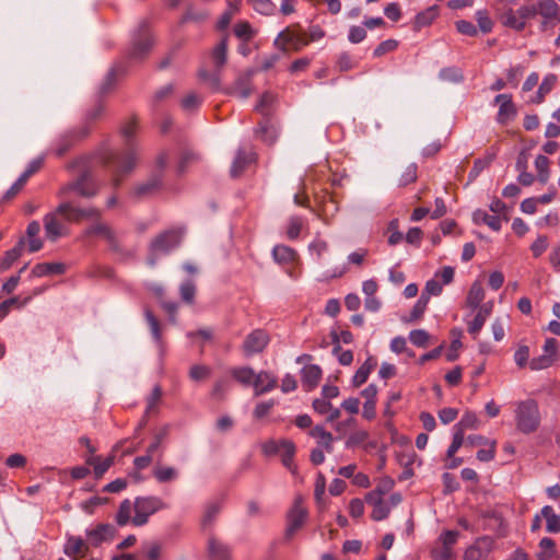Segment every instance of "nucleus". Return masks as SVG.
<instances>
[{
  "mask_svg": "<svg viewBox=\"0 0 560 560\" xmlns=\"http://www.w3.org/2000/svg\"><path fill=\"white\" fill-rule=\"evenodd\" d=\"M516 428L525 433L535 432L540 424V412L536 400L526 399L520 401L515 409Z\"/></svg>",
  "mask_w": 560,
  "mask_h": 560,
  "instance_id": "nucleus-1",
  "label": "nucleus"
},
{
  "mask_svg": "<svg viewBox=\"0 0 560 560\" xmlns=\"http://www.w3.org/2000/svg\"><path fill=\"white\" fill-rule=\"evenodd\" d=\"M166 508L167 504L159 497H137L133 501L135 515L132 517V524L135 526H143L149 522L151 515Z\"/></svg>",
  "mask_w": 560,
  "mask_h": 560,
  "instance_id": "nucleus-2",
  "label": "nucleus"
},
{
  "mask_svg": "<svg viewBox=\"0 0 560 560\" xmlns=\"http://www.w3.org/2000/svg\"><path fill=\"white\" fill-rule=\"evenodd\" d=\"M383 494L384 492L382 490L376 489L365 495L368 504L373 506L371 517L374 521L385 520L390 513V510L397 506L402 500L401 494L398 492L392 493L388 500H384L382 498Z\"/></svg>",
  "mask_w": 560,
  "mask_h": 560,
  "instance_id": "nucleus-3",
  "label": "nucleus"
},
{
  "mask_svg": "<svg viewBox=\"0 0 560 560\" xmlns=\"http://www.w3.org/2000/svg\"><path fill=\"white\" fill-rule=\"evenodd\" d=\"M102 159L106 164L117 161L113 185L118 186L120 184V177L129 174L136 167L138 154L133 148H129L120 156H117L112 151H107Z\"/></svg>",
  "mask_w": 560,
  "mask_h": 560,
  "instance_id": "nucleus-4",
  "label": "nucleus"
},
{
  "mask_svg": "<svg viewBox=\"0 0 560 560\" xmlns=\"http://www.w3.org/2000/svg\"><path fill=\"white\" fill-rule=\"evenodd\" d=\"M541 16L540 31L555 27L560 22V7L555 0H539L536 2V16Z\"/></svg>",
  "mask_w": 560,
  "mask_h": 560,
  "instance_id": "nucleus-5",
  "label": "nucleus"
},
{
  "mask_svg": "<svg viewBox=\"0 0 560 560\" xmlns=\"http://www.w3.org/2000/svg\"><path fill=\"white\" fill-rule=\"evenodd\" d=\"M307 517V510L304 506L303 498L296 495L291 509L287 514V529L288 537L293 536L304 524Z\"/></svg>",
  "mask_w": 560,
  "mask_h": 560,
  "instance_id": "nucleus-6",
  "label": "nucleus"
},
{
  "mask_svg": "<svg viewBox=\"0 0 560 560\" xmlns=\"http://www.w3.org/2000/svg\"><path fill=\"white\" fill-rule=\"evenodd\" d=\"M308 43L310 40H307L303 34L295 33L290 28H285L280 32L275 39V46L284 52L288 50V48H292L293 50L298 51L305 47Z\"/></svg>",
  "mask_w": 560,
  "mask_h": 560,
  "instance_id": "nucleus-7",
  "label": "nucleus"
},
{
  "mask_svg": "<svg viewBox=\"0 0 560 560\" xmlns=\"http://www.w3.org/2000/svg\"><path fill=\"white\" fill-rule=\"evenodd\" d=\"M57 212L69 222H78L82 219L100 218L101 212L95 208H78L70 202H62L58 206Z\"/></svg>",
  "mask_w": 560,
  "mask_h": 560,
  "instance_id": "nucleus-8",
  "label": "nucleus"
},
{
  "mask_svg": "<svg viewBox=\"0 0 560 560\" xmlns=\"http://www.w3.org/2000/svg\"><path fill=\"white\" fill-rule=\"evenodd\" d=\"M494 548L490 536H482L470 545L464 553V560H486Z\"/></svg>",
  "mask_w": 560,
  "mask_h": 560,
  "instance_id": "nucleus-9",
  "label": "nucleus"
},
{
  "mask_svg": "<svg viewBox=\"0 0 560 560\" xmlns=\"http://www.w3.org/2000/svg\"><path fill=\"white\" fill-rule=\"evenodd\" d=\"M269 342V336L265 330L256 329L248 334L243 342V351L246 357L264 351Z\"/></svg>",
  "mask_w": 560,
  "mask_h": 560,
  "instance_id": "nucleus-10",
  "label": "nucleus"
},
{
  "mask_svg": "<svg viewBox=\"0 0 560 560\" xmlns=\"http://www.w3.org/2000/svg\"><path fill=\"white\" fill-rule=\"evenodd\" d=\"M184 232L182 230L167 231L159 235L152 243L151 249L154 253H167L178 246Z\"/></svg>",
  "mask_w": 560,
  "mask_h": 560,
  "instance_id": "nucleus-11",
  "label": "nucleus"
},
{
  "mask_svg": "<svg viewBox=\"0 0 560 560\" xmlns=\"http://www.w3.org/2000/svg\"><path fill=\"white\" fill-rule=\"evenodd\" d=\"M494 104L499 105L497 121L506 125L513 120L517 114L515 104L511 94H499L494 97Z\"/></svg>",
  "mask_w": 560,
  "mask_h": 560,
  "instance_id": "nucleus-12",
  "label": "nucleus"
},
{
  "mask_svg": "<svg viewBox=\"0 0 560 560\" xmlns=\"http://www.w3.org/2000/svg\"><path fill=\"white\" fill-rule=\"evenodd\" d=\"M153 45V37L145 25L139 27L138 34L132 39L131 57L141 58L149 52Z\"/></svg>",
  "mask_w": 560,
  "mask_h": 560,
  "instance_id": "nucleus-13",
  "label": "nucleus"
},
{
  "mask_svg": "<svg viewBox=\"0 0 560 560\" xmlns=\"http://www.w3.org/2000/svg\"><path fill=\"white\" fill-rule=\"evenodd\" d=\"M116 529L110 524H98L93 528L86 529L85 534L88 542L91 546L97 547L105 541L114 538Z\"/></svg>",
  "mask_w": 560,
  "mask_h": 560,
  "instance_id": "nucleus-14",
  "label": "nucleus"
},
{
  "mask_svg": "<svg viewBox=\"0 0 560 560\" xmlns=\"http://www.w3.org/2000/svg\"><path fill=\"white\" fill-rule=\"evenodd\" d=\"M85 236H98L104 238L113 248H118L119 242L115 231L104 222H96L84 231Z\"/></svg>",
  "mask_w": 560,
  "mask_h": 560,
  "instance_id": "nucleus-15",
  "label": "nucleus"
},
{
  "mask_svg": "<svg viewBox=\"0 0 560 560\" xmlns=\"http://www.w3.org/2000/svg\"><path fill=\"white\" fill-rule=\"evenodd\" d=\"M347 448H354L361 446L364 451L376 448L377 442L370 439L369 431L364 429H354L345 442Z\"/></svg>",
  "mask_w": 560,
  "mask_h": 560,
  "instance_id": "nucleus-16",
  "label": "nucleus"
},
{
  "mask_svg": "<svg viewBox=\"0 0 560 560\" xmlns=\"http://www.w3.org/2000/svg\"><path fill=\"white\" fill-rule=\"evenodd\" d=\"M89 551V542H85L81 537L78 536H68L67 541L63 547V552L72 558L73 560H78L79 558H83L88 555Z\"/></svg>",
  "mask_w": 560,
  "mask_h": 560,
  "instance_id": "nucleus-17",
  "label": "nucleus"
},
{
  "mask_svg": "<svg viewBox=\"0 0 560 560\" xmlns=\"http://www.w3.org/2000/svg\"><path fill=\"white\" fill-rule=\"evenodd\" d=\"M58 212L57 210L55 212L47 213L44 217V228L45 233L48 240L55 242L57 238L62 236L65 232L63 224L58 220L57 218Z\"/></svg>",
  "mask_w": 560,
  "mask_h": 560,
  "instance_id": "nucleus-18",
  "label": "nucleus"
},
{
  "mask_svg": "<svg viewBox=\"0 0 560 560\" xmlns=\"http://www.w3.org/2000/svg\"><path fill=\"white\" fill-rule=\"evenodd\" d=\"M252 92H253V88H252L249 74L240 75L235 80L234 84L225 91V93L237 96L242 100L248 98L250 96Z\"/></svg>",
  "mask_w": 560,
  "mask_h": 560,
  "instance_id": "nucleus-19",
  "label": "nucleus"
},
{
  "mask_svg": "<svg viewBox=\"0 0 560 560\" xmlns=\"http://www.w3.org/2000/svg\"><path fill=\"white\" fill-rule=\"evenodd\" d=\"M277 386V377L269 372L261 371L255 374V381L253 387L255 395H261L264 393L272 390Z\"/></svg>",
  "mask_w": 560,
  "mask_h": 560,
  "instance_id": "nucleus-20",
  "label": "nucleus"
},
{
  "mask_svg": "<svg viewBox=\"0 0 560 560\" xmlns=\"http://www.w3.org/2000/svg\"><path fill=\"white\" fill-rule=\"evenodd\" d=\"M308 434L316 440L318 447H323L327 453L334 451V436L323 425H315Z\"/></svg>",
  "mask_w": 560,
  "mask_h": 560,
  "instance_id": "nucleus-21",
  "label": "nucleus"
},
{
  "mask_svg": "<svg viewBox=\"0 0 560 560\" xmlns=\"http://www.w3.org/2000/svg\"><path fill=\"white\" fill-rule=\"evenodd\" d=\"M80 196L92 197L97 194L98 186L93 182L91 176L84 173L72 186Z\"/></svg>",
  "mask_w": 560,
  "mask_h": 560,
  "instance_id": "nucleus-22",
  "label": "nucleus"
},
{
  "mask_svg": "<svg viewBox=\"0 0 560 560\" xmlns=\"http://www.w3.org/2000/svg\"><path fill=\"white\" fill-rule=\"evenodd\" d=\"M255 160V152L246 153L243 150H238L231 166V175L233 177L240 176L245 167Z\"/></svg>",
  "mask_w": 560,
  "mask_h": 560,
  "instance_id": "nucleus-23",
  "label": "nucleus"
},
{
  "mask_svg": "<svg viewBox=\"0 0 560 560\" xmlns=\"http://www.w3.org/2000/svg\"><path fill=\"white\" fill-rule=\"evenodd\" d=\"M161 183V174L156 173L152 177H150L145 183L137 185L133 189V194L140 198L148 197L160 188Z\"/></svg>",
  "mask_w": 560,
  "mask_h": 560,
  "instance_id": "nucleus-24",
  "label": "nucleus"
},
{
  "mask_svg": "<svg viewBox=\"0 0 560 560\" xmlns=\"http://www.w3.org/2000/svg\"><path fill=\"white\" fill-rule=\"evenodd\" d=\"M66 266L62 262H42L34 266L32 275L34 277H46L50 275H62Z\"/></svg>",
  "mask_w": 560,
  "mask_h": 560,
  "instance_id": "nucleus-25",
  "label": "nucleus"
},
{
  "mask_svg": "<svg viewBox=\"0 0 560 560\" xmlns=\"http://www.w3.org/2000/svg\"><path fill=\"white\" fill-rule=\"evenodd\" d=\"M256 137L266 142L267 144H273L278 138V130L270 124L268 119L261 121L258 128L255 130Z\"/></svg>",
  "mask_w": 560,
  "mask_h": 560,
  "instance_id": "nucleus-26",
  "label": "nucleus"
},
{
  "mask_svg": "<svg viewBox=\"0 0 560 560\" xmlns=\"http://www.w3.org/2000/svg\"><path fill=\"white\" fill-rule=\"evenodd\" d=\"M152 475L159 483H166L175 481L179 472L174 467L156 465L152 470Z\"/></svg>",
  "mask_w": 560,
  "mask_h": 560,
  "instance_id": "nucleus-27",
  "label": "nucleus"
},
{
  "mask_svg": "<svg viewBox=\"0 0 560 560\" xmlns=\"http://www.w3.org/2000/svg\"><path fill=\"white\" fill-rule=\"evenodd\" d=\"M208 552L211 559L213 560H229L230 559V549L223 542L217 540L215 538H209L208 541Z\"/></svg>",
  "mask_w": 560,
  "mask_h": 560,
  "instance_id": "nucleus-28",
  "label": "nucleus"
},
{
  "mask_svg": "<svg viewBox=\"0 0 560 560\" xmlns=\"http://www.w3.org/2000/svg\"><path fill=\"white\" fill-rule=\"evenodd\" d=\"M40 232V224L38 221H32L28 223L26 229V235L28 237V250L31 253L38 252L43 247V242L38 237Z\"/></svg>",
  "mask_w": 560,
  "mask_h": 560,
  "instance_id": "nucleus-29",
  "label": "nucleus"
},
{
  "mask_svg": "<svg viewBox=\"0 0 560 560\" xmlns=\"http://www.w3.org/2000/svg\"><path fill=\"white\" fill-rule=\"evenodd\" d=\"M557 75L555 73H548L542 82L540 83L538 91L535 95V97L532 100L535 104H540L544 102L545 96L551 92V90L555 88L557 83Z\"/></svg>",
  "mask_w": 560,
  "mask_h": 560,
  "instance_id": "nucleus-30",
  "label": "nucleus"
},
{
  "mask_svg": "<svg viewBox=\"0 0 560 560\" xmlns=\"http://www.w3.org/2000/svg\"><path fill=\"white\" fill-rule=\"evenodd\" d=\"M24 246V240H20L19 243L5 252L4 256L0 259V272L8 270L22 255Z\"/></svg>",
  "mask_w": 560,
  "mask_h": 560,
  "instance_id": "nucleus-31",
  "label": "nucleus"
},
{
  "mask_svg": "<svg viewBox=\"0 0 560 560\" xmlns=\"http://www.w3.org/2000/svg\"><path fill=\"white\" fill-rule=\"evenodd\" d=\"M472 219L475 223L486 224L495 232L501 230V219L498 215L488 214L483 210H476L472 214Z\"/></svg>",
  "mask_w": 560,
  "mask_h": 560,
  "instance_id": "nucleus-32",
  "label": "nucleus"
},
{
  "mask_svg": "<svg viewBox=\"0 0 560 560\" xmlns=\"http://www.w3.org/2000/svg\"><path fill=\"white\" fill-rule=\"evenodd\" d=\"M301 373L303 384L310 388L315 387L322 377V369L316 364L304 366Z\"/></svg>",
  "mask_w": 560,
  "mask_h": 560,
  "instance_id": "nucleus-33",
  "label": "nucleus"
},
{
  "mask_svg": "<svg viewBox=\"0 0 560 560\" xmlns=\"http://www.w3.org/2000/svg\"><path fill=\"white\" fill-rule=\"evenodd\" d=\"M132 511H133V502L129 499H125L116 513L115 521L119 526H125L128 523H132Z\"/></svg>",
  "mask_w": 560,
  "mask_h": 560,
  "instance_id": "nucleus-34",
  "label": "nucleus"
},
{
  "mask_svg": "<svg viewBox=\"0 0 560 560\" xmlns=\"http://www.w3.org/2000/svg\"><path fill=\"white\" fill-rule=\"evenodd\" d=\"M485 299V290L479 281L471 284L469 292L466 298V304L470 308L479 307L480 303Z\"/></svg>",
  "mask_w": 560,
  "mask_h": 560,
  "instance_id": "nucleus-35",
  "label": "nucleus"
},
{
  "mask_svg": "<svg viewBox=\"0 0 560 560\" xmlns=\"http://www.w3.org/2000/svg\"><path fill=\"white\" fill-rule=\"evenodd\" d=\"M255 374L249 366L235 368L231 371L232 377L245 386H253Z\"/></svg>",
  "mask_w": 560,
  "mask_h": 560,
  "instance_id": "nucleus-36",
  "label": "nucleus"
},
{
  "mask_svg": "<svg viewBox=\"0 0 560 560\" xmlns=\"http://www.w3.org/2000/svg\"><path fill=\"white\" fill-rule=\"evenodd\" d=\"M541 515L546 518V529L549 533L560 532V515L556 514L550 505L541 509Z\"/></svg>",
  "mask_w": 560,
  "mask_h": 560,
  "instance_id": "nucleus-37",
  "label": "nucleus"
},
{
  "mask_svg": "<svg viewBox=\"0 0 560 560\" xmlns=\"http://www.w3.org/2000/svg\"><path fill=\"white\" fill-rule=\"evenodd\" d=\"M480 425V421L476 413L467 411L458 423L454 425L455 431H462L463 435H465L466 430H476Z\"/></svg>",
  "mask_w": 560,
  "mask_h": 560,
  "instance_id": "nucleus-38",
  "label": "nucleus"
},
{
  "mask_svg": "<svg viewBox=\"0 0 560 560\" xmlns=\"http://www.w3.org/2000/svg\"><path fill=\"white\" fill-rule=\"evenodd\" d=\"M272 256L277 262L288 264L295 259L296 252L285 245H277L272 249Z\"/></svg>",
  "mask_w": 560,
  "mask_h": 560,
  "instance_id": "nucleus-39",
  "label": "nucleus"
},
{
  "mask_svg": "<svg viewBox=\"0 0 560 560\" xmlns=\"http://www.w3.org/2000/svg\"><path fill=\"white\" fill-rule=\"evenodd\" d=\"M502 24L516 32L525 30L524 22L520 20L517 10L509 9L502 14Z\"/></svg>",
  "mask_w": 560,
  "mask_h": 560,
  "instance_id": "nucleus-40",
  "label": "nucleus"
},
{
  "mask_svg": "<svg viewBox=\"0 0 560 560\" xmlns=\"http://www.w3.org/2000/svg\"><path fill=\"white\" fill-rule=\"evenodd\" d=\"M436 7H430L427 10L418 13L415 19V30L419 31L420 28L430 25L433 20L436 18Z\"/></svg>",
  "mask_w": 560,
  "mask_h": 560,
  "instance_id": "nucleus-41",
  "label": "nucleus"
},
{
  "mask_svg": "<svg viewBox=\"0 0 560 560\" xmlns=\"http://www.w3.org/2000/svg\"><path fill=\"white\" fill-rule=\"evenodd\" d=\"M282 457V464L290 470L293 469V457L295 454V445L292 441L282 440V451L279 453Z\"/></svg>",
  "mask_w": 560,
  "mask_h": 560,
  "instance_id": "nucleus-42",
  "label": "nucleus"
},
{
  "mask_svg": "<svg viewBox=\"0 0 560 560\" xmlns=\"http://www.w3.org/2000/svg\"><path fill=\"white\" fill-rule=\"evenodd\" d=\"M228 42L226 38L221 42L212 50V60L217 68H222L226 62Z\"/></svg>",
  "mask_w": 560,
  "mask_h": 560,
  "instance_id": "nucleus-43",
  "label": "nucleus"
},
{
  "mask_svg": "<svg viewBox=\"0 0 560 560\" xmlns=\"http://www.w3.org/2000/svg\"><path fill=\"white\" fill-rule=\"evenodd\" d=\"M373 366V363H371L369 359L358 369L352 378V384L354 387H359L368 381Z\"/></svg>",
  "mask_w": 560,
  "mask_h": 560,
  "instance_id": "nucleus-44",
  "label": "nucleus"
},
{
  "mask_svg": "<svg viewBox=\"0 0 560 560\" xmlns=\"http://www.w3.org/2000/svg\"><path fill=\"white\" fill-rule=\"evenodd\" d=\"M88 464L93 465L96 477H102L113 465V457H107L104 460H101L100 457H92L88 459Z\"/></svg>",
  "mask_w": 560,
  "mask_h": 560,
  "instance_id": "nucleus-45",
  "label": "nucleus"
},
{
  "mask_svg": "<svg viewBox=\"0 0 560 560\" xmlns=\"http://www.w3.org/2000/svg\"><path fill=\"white\" fill-rule=\"evenodd\" d=\"M248 2L256 12L264 15H271L277 9L271 0H248Z\"/></svg>",
  "mask_w": 560,
  "mask_h": 560,
  "instance_id": "nucleus-46",
  "label": "nucleus"
},
{
  "mask_svg": "<svg viewBox=\"0 0 560 560\" xmlns=\"http://www.w3.org/2000/svg\"><path fill=\"white\" fill-rule=\"evenodd\" d=\"M535 166L538 173V180L546 184L549 178V160L545 155H538L535 160Z\"/></svg>",
  "mask_w": 560,
  "mask_h": 560,
  "instance_id": "nucleus-47",
  "label": "nucleus"
},
{
  "mask_svg": "<svg viewBox=\"0 0 560 560\" xmlns=\"http://www.w3.org/2000/svg\"><path fill=\"white\" fill-rule=\"evenodd\" d=\"M443 291V284L435 277L427 281L424 289L420 296H427V301L429 302L431 296H438Z\"/></svg>",
  "mask_w": 560,
  "mask_h": 560,
  "instance_id": "nucleus-48",
  "label": "nucleus"
},
{
  "mask_svg": "<svg viewBox=\"0 0 560 560\" xmlns=\"http://www.w3.org/2000/svg\"><path fill=\"white\" fill-rule=\"evenodd\" d=\"M144 317L148 322V325L150 327L151 334L154 338V340L160 343L162 340L161 336V329L158 318L153 315V313L150 310L144 311Z\"/></svg>",
  "mask_w": 560,
  "mask_h": 560,
  "instance_id": "nucleus-49",
  "label": "nucleus"
},
{
  "mask_svg": "<svg viewBox=\"0 0 560 560\" xmlns=\"http://www.w3.org/2000/svg\"><path fill=\"white\" fill-rule=\"evenodd\" d=\"M555 361L556 360L549 354L542 353L541 355L536 357L529 361V368L533 371L544 370L551 366Z\"/></svg>",
  "mask_w": 560,
  "mask_h": 560,
  "instance_id": "nucleus-50",
  "label": "nucleus"
},
{
  "mask_svg": "<svg viewBox=\"0 0 560 560\" xmlns=\"http://www.w3.org/2000/svg\"><path fill=\"white\" fill-rule=\"evenodd\" d=\"M409 340L419 348H424L428 346L430 340V335L424 329H415L409 334Z\"/></svg>",
  "mask_w": 560,
  "mask_h": 560,
  "instance_id": "nucleus-51",
  "label": "nucleus"
},
{
  "mask_svg": "<svg viewBox=\"0 0 560 560\" xmlns=\"http://www.w3.org/2000/svg\"><path fill=\"white\" fill-rule=\"evenodd\" d=\"M439 77L443 81L447 82H460L463 81V73L459 69L455 67L444 68L440 71Z\"/></svg>",
  "mask_w": 560,
  "mask_h": 560,
  "instance_id": "nucleus-52",
  "label": "nucleus"
},
{
  "mask_svg": "<svg viewBox=\"0 0 560 560\" xmlns=\"http://www.w3.org/2000/svg\"><path fill=\"white\" fill-rule=\"evenodd\" d=\"M273 102H275V96L272 94H270L268 92L264 93L260 96L257 105L255 106V109L258 113H260L261 115L267 116L270 113V108H271V105L273 104Z\"/></svg>",
  "mask_w": 560,
  "mask_h": 560,
  "instance_id": "nucleus-53",
  "label": "nucleus"
},
{
  "mask_svg": "<svg viewBox=\"0 0 560 560\" xmlns=\"http://www.w3.org/2000/svg\"><path fill=\"white\" fill-rule=\"evenodd\" d=\"M476 20L482 33L487 34L491 32L493 23L486 10H478L476 12Z\"/></svg>",
  "mask_w": 560,
  "mask_h": 560,
  "instance_id": "nucleus-54",
  "label": "nucleus"
},
{
  "mask_svg": "<svg viewBox=\"0 0 560 560\" xmlns=\"http://www.w3.org/2000/svg\"><path fill=\"white\" fill-rule=\"evenodd\" d=\"M199 77L212 91H219L221 88V79L219 72L208 73L207 71H200Z\"/></svg>",
  "mask_w": 560,
  "mask_h": 560,
  "instance_id": "nucleus-55",
  "label": "nucleus"
},
{
  "mask_svg": "<svg viewBox=\"0 0 560 560\" xmlns=\"http://www.w3.org/2000/svg\"><path fill=\"white\" fill-rule=\"evenodd\" d=\"M220 509H221V506L219 503H217V502L209 503L205 509V513H203V517H202V525L203 526L211 525L212 522L215 520L217 515L219 514Z\"/></svg>",
  "mask_w": 560,
  "mask_h": 560,
  "instance_id": "nucleus-56",
  "label": "nucleus"
},
{
  "mask_svg": "<svg viewBox=\"0 0 560 560\" xmlns=\"http://www.w3.org/2000/svg\"><path fill=\"white\" fill-rule=\"evenodd\" d=\"M398 47V42L396 39H386L382 42L373 51V56L375 58L382 57L387 52L394 51Z\"/></svg>",
  "mask_w": 560,
  "mask_h": 560,
  "instance_id": "nucleus-57",
  "label": "nucleus"
},
{
  "mask_svg": "<svg viewBox=\"0 0 560 560\" xmlns=\"http://www.w3.org/2000/svg\"><path fill=\"white\" fill-rule=\"evenodd\" d=\"M464 442H465V435H463V432L454 430L453 441L446 452L447 457L452 458L456 454V452L462 447Z\"/></svg>",
  "mask_w": 560,
  "mask_h": 560,
  "instance_id": "nucleus-58",
  "label": "nucleus"
},
{
  "mask_svg": "<svg viewBox=\"0 0 560 560\" xmlns=\"http://www.w3.org/2000/svg\"><path fill=\"white\" fill-rule=\"evenodd\" d=\"M179 292H180V298L184 302H186V303L194 302L196 287L192 281L188 280V281L184 282L180 285Z\"/></svg>",
  "mask_w": 560,
  "mask_h": 560,
  "instance_id": "nucleus-59",
  "label": "nucleus"
},
{
  "mask_svg": "<svg viewBox=\"0 0 560 560\" xmlns=\"http://www.w3.org/2000/svg\"><path fill=\"white\" fill-rule=\"evenodd\" d=\"M517 14L520 20L524 22V27H526L527 21L536 18V3L521 5L517 9Z\"/></svg>",
  "mask_w": 560,
  "mask_h": 560,
  "instance_id": "nucleus-60",
  "label": "nucleus"
},
{
  "mask_svg": "<svg viewBox=\"0 0 560 560\" xmlns=\"http://www.w3.org/2000/svg\"><path fill=\"white\" fill-rule=\"evenodd\" d=\"M366 37L365 26L353 25L349 30L348 39L352 44H359Z\"/></svg>",
  "mask_w": 560,
  "mask_h": 560,
  "instance_id": "nucleus-61",
  "label": "nucleus"
},
{
  "mask_svg": "<svg viewBox=\"0 0 560 560\" xmlns=\"http://www.w3.org/2000/svg\"><path fill=\"white\" fill-rule=\"evenodd\" d=\"M529 348L525 345L518 346L514 353V361L518 368H524L528 363Z\"/></svg>",
  "mask_w": 560,
  "mask_h": 560,
  "instance_id": "nucleus-62",
  "label": "nucleus"
},
{
  "mask_svg": "<svg viewBox=\"0 0 560 560\" xmlns=\"http://www.w3.org/2000/svg\"><path fill=\"white\" fill-rule=\"evenodd\" d=\"M162 397V389L159 385H155L147 399V409L145 413L149 415L154 408L158 406L160 399Z\"/></svg>",
  "mask_w": 560,
  "mask_h": 560,
  "instance_id": "nucleus-63",
  "label": "nucleus"
},
{
  "mask_svg": "<svg viewBox=\"0 0 560 560\" xmlns=\"http://www.w3.org/2000/svg\"><path fill=\"white\" fill-rule=\"evenodd\" d=\"M431 556L434 560H452L453 550L448 547L441 546L432 549Z\"/></svg>",
  "mask_w": 560,
  "mask_h": 560,
  "instance_id": "nucleus-64",
  "label": "nucleus"
}]
</instances>
